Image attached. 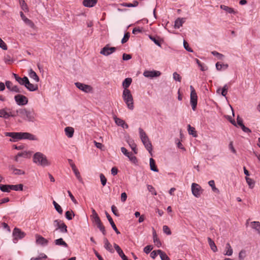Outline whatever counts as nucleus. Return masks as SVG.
Here are the masks:
<instances>
[{
	"label": "nucleus",
	"instance_id": "f257e3e1",
	"mask_svg": "<svg viewBox=\"0 0 260 260\" xmlns=\"http://www.w3.org/2000/svg\"><path fill=\"white\" fill-rule=\"evenodd\" d=\"M4 134L5 136L11 138L10 140V141H15L21 139L37 140L35 136L29 133L5 132Z\"/></svg>",
	"mask_w": 260,
	"mask_h": 260
},
{
	"label": "nucleus",
	"instance_id": "f03ea898",
	"mask_svg": "<svg viewBox=\"0 0 260 260\" xmlns=\"http://www.w3.org/2000/svg\"><path fill=\"white\" fill-rule=\"evenodd\" d=\"M16 116H19L26 121L34 122L36 120V113L33 110L19 108L15 111Z\"/></svg>",
	"mask_w": 260,
	"mask_h": 260
},
{
	"label": "nucleus",
	"instance_id": "7ed1b4c3",
	"mask_svg": "<svg viewBox=\"0 0 260 260\" xmlns=\"http://www.w3.org/2000/svg\"><path fill=\"white\" fill-rule=\"evenodd\" d=\"M33 161L35 164L42 167L49 166L51 165V162L47 159V156L40 152H36L34 155Z\"/></svg>",
	"mask_w": 260,
	"mask_h": 260
},
{
	"label": "nucleus",
	"instance_id": "20e7f679",
	"mask_svg": "<svg viewBox=\"0 0 260 260\" xmlns=\"http://www.w3.org/2000/svg\"><path fill=\"white\" fill-rule=\"evenodd\" d=\"M122 99L130 110L134 109V101L132 94L129 90H123L122 92Z\"/></svg>",
	"mask_w": 260,
	"mask_h": 260
},
{
	"label": "nucleus",
	"instance_id": "39448f33",
	"mask_svg": "<svg viewBox=\"0 0 260 260\" xmlns=\"http://www.w3.org/2000/svg\"><path fill=\"white\" fill-rule=\"evenodd\" d=\"M190 102L193 111H195L197 108L198 103V96L196 91L194 87L192 86H190Z\"/></svg>",
	"mask_w": 260,
	"mask_h": 260
},
{
	"label": "nucleus",
	"instance_id": "423d86ee",
	"mask_svg": "<svg viewBox=\"0 0 260 260\" xmlns=\"http://www.w3.org/2000/svg\"><path fill=\"white\" fill-rule=\"evenodd\" d=\"M10 117H16L15 111L7 108L0 110V117L8 119Z\"/></svg>",
	"mask_w": 260,
	"mask_h": 260
},
{
	"label": "nucleus",
	"instance_id": "0eeeda50",
	"mask_svg": "<svg viewBox=\"0 0 260 260\" xmlns=\"http://www.w3.org/2000/svg\"><path fill=\"white\" fill-rule=\"evenodd\" d=\"M25 236V234L19 229L15 228L13 231V242L17 243L18 240L21 239Z\"/></svg>",
	"mask_w": 260,
	"mask_h": 260
},
{
	"label": "nucleus",
	"instance_id": "6e6552de",
	"mask_svg": "<svg viewBox=\"0 0 260 260\" xmlns=\"http://www.w3.org/2000/svg\"><path fill=\"white\" fill-rule=\"evenodd\" d=\"M16 103L19 106H24L28 103V100L26 96L18 94L14 96Z\"/></svg>",
	"mask_w": 260,
	"mask_h": 260
},
{
	"label": "nucleus",
	"instance_id": "1a4fd4ad",
	"mask_svg": "<svg viewBox=\"0 0 260 260\" xmlns=\"http://www.w3.org/2000/svg\"><path fill=\"white\" fill-rule=\"evenodd\" d=\"M203 190L200 185L196 183H193L191 184V191L193 196L197 198H199L201 196L203 193Z\"/></svg>",
	"mask_w": 260,
	"mask_h": 260
},
{
	"label": "nucleus",
	"instance_id": "9d476101",
	"mask_svg": "<svg viewBox=\"0 0 260 260\" xmlns=\"http://www.w3.org/2000/svg\"><path fill=\"white\" fill-rule=\"evenodd\" d=\"M116 50V48L114 47H110L109 45H106L100 51V53L108 56L111 54Z\"/></svg>",
	"mask_w": 260,
	"mask_h": 260
},
{
	"label": "nucleus",
	"instance_id": "9b49d317",
	"mask_svg": "<svg viewBox=\"0 0 260 260\" xmlns=\"http://www.w3.org/2000/svg\"><path fill=\"white\" fill-rule=\"evenodd\" d=\"M75 84L78 88L85 92L88 93L92 91V88L90 85L84 84L80 82H76Z\"/></svg>",
	"mask_w": 260,
	"mask_h": 260
},
{
	"label": "nucleus",
	"instance_id": "f8f14e48",
	"mask_svg": "<svg viewBox=\"0 0 260 260\" xmlns=\"http://www.w3.org/2000/svg\"><path fill=\"white\" fill-rule=\"evenodd\" d=\"M121 152L126 156L128 157L129 160L134 162L135 163L136 161V157L131 152H129L127 151L126 148L124 147H121Z\"/></svg>",
	"mask_w": 260,
	"mask_h": 260
},
{
	"label": "nucleus",
	"instance_id": "ddd939ff",
	"mask_svg": "<svg viewBox=\"0 0 260 260\" xmlns=\"http://www.w3.org/2000/svg\"><path fill=\"white\" fill-rule=\"evenodd\" d=\"M6 86L8 89L12 91L18 93L21 92L19 88L16 85H13V83L10 81L6 82Z\"/></svg>",
	"mask_w": 260,
	"mask_h": 260
},
{
	"label": "nucleus",
	"instance_id": "4468645a",
	"mask_svg": "<svg viewBox=\"0 0 260 260\" xmlns=\"http://www.w3.org/2000/svg\"><path fill=\"white\" fill-rule=\"evenodd\" d=\"M20 16L21 19L23 20V21L28 25H29L31 28H33L35 26L34 23L32 22L31 20L28 19L23 14L22 12H20Z\"/></svg>",
	"mask_w": 260,
	"mask_h": 260
},
{
	"label": "nucleus",
	"instance_id": "2eb2a0df",
	"mask_svg": "<svg viewBox=\"0 0 260 260\" xmlns=\"http://www.w3.org/2000/svg\"><path fill=\"white\" fill-rule=\"evenodd\" d=\"M114 247L123 260H127V257L125 255L121 248L117 244H114Z\"/></svg>",
	"mask_w": 260,
	"mask_h": 260
},
{
	"label": "nucleus",
	"instance_id": "dca6fc26",
	"mask_svg": "<svg viewBox=\"0 0 260 260\" xmlns=\"http://www.w3.org/2000/svg\"><path fill=\"white\" fill-rule=\"evenodd\" d=\"M104 243L105 248L109 251L110 253H113L114 252V250L112 248V246L109 242L108 240L105 238L104 239Z\"/></svg>",
	"mask_w": 260,
	"mask_h": 260
},
{
	"label": "nucleus",
	"instance_id": "f3484780",
	"mask_svg": "<svg viewBox=\"0 0 260 260\" xmlns=\"http://www.w3.org/2000/svg\"><path fill=\"white\" fill-rule=\"evenodd\" d=\"M36 242L38 244L42 245H47L48 244V241L47 239H45L44 237L40 235H36Z\"/></svg>",
	"mask_w": 260,
	"mask_h": 260
},
{
	"label": "nucleus",
	"instance_id": "a211bd4d",
	"mask_svg": "<svg viewBox=\"0 0 260 260\" xmlns=\"http://www.w3.org/2000/svg\"><path fill=\"white\" fill-rule=\"evenodd\" d=\"M91 217L92 221L95 224H97L98 223H100V222H101V220L98 214H97V213L96 212V211H95L94 209H92V215H91Z\"/></svg>",
	"mask_w": 260,
	"mask_h": 260
},
{
	"label": "nucleus",
	"instance_id": "6ab92c4d",
	"mask_svg": "<svg viewBox=\"0 0 260 260\" xmlns=\"http://www.w3.org/2000/svg\"><path fill=\"white\" fill-rule=\"evenodd\" d=\"M25 87L30 91H36L38 89V86L37 84L30 83L28 80L26 83Z\"/></svg>",
	"mask_w": 260,
	"mask_h": 260
},
{
	"label": "nucleus",
	"instance_id": "aec40b11",
	"mask_svg": "<svg viewBox=\"0 0 260 260\" xmlns=\"http://www.w3.org/2000/svg\"><path fill=\"white\" fill-rule=\"evenodd\" d=\"M161 73L160 72L158 71L152 70V71H147V78H155L158 77L161 75Z\"/></svg>",
	"mask_w": 260,
	"mask_h": 260
},
{
	"label": "nucleus",
	"instance_id": "412c9836",
	"mask_svg": "<svg viewBox=\"0 0 260 260\" xmlns=\"http://www.w3.org/2000/svg\"><path fill=\"white\" fill-rule=\"evenodd\" d=\"M106 217H107L108 221H109L110 224L111 225L112 228L113 229V230L115 231V232L117 234H120V232H119L117 228H116V225L114 223V222L112 218L110 216V215L107 212H106Z\"/></svg>",
	"mask_w": 260,
	"mask_h": 260
},
{
	"label": "nucleus",
	"instance_id": "4be33fe9",
	"mask_svg": "<svg viewBox=\"0 0 260 260\" xmlns=\"http://www.w3.org/2000/svg\"><path fill=\"white\" fill-rule=\"evenodd\" d=\"M9 169L12 171V173L14 175H23L25 173L24 171L15 168L13 166H11L9 167Z\"/></svg>",
	"mask_w": 260,
	"mask_h": 260
},
{
	"label": "nucleus",
	"instance_id": "5701e85b",
	"mask_svg": "<svg viewBox=\"0 0 260 260\" xmlns=\"http://www.w3.org/2000/svg\"><path fill=\"white\" fill-rule=\"evenodd\" d=\"M115 123L119 126H122L124 128H128V125L125 123L124 121L122 119L115 117L114 118Z\"/></svg>",
	"mask_w": 260,
	"mask_h": 260
},
{
	"label": "nucleus",
	"instance_id": "b1692460",
	"mask_svg": "<svg viewBox=\"0 0 260 260\" xmlns=\"http://www.w3.org/2000/svg\"><path fill=\"white\" fill-rule=\"evenodd\" d=\"M15 78L16 80L18 82L19 84L23 85H25L26 83L27 82L28 79L26 77H24L23 78H20L18 77L17 75L14 74Z\"/></svg>",
	"mask_w": 260,
	"mask_h": 260
},
{
	"label": "nucleus",
	"instance_id": "393cba45",
	"mask_svg": "<svg viewBox=\"0 0 260 260\" xmlns=\"http://www.w3.org/2000/svg\"><path fill=\"white\" fill-rule=\"evenodd\" d=\"M233 250L229 243L226 244L224 253L225 255L231 256L233 254Z\"/></svg>",
	"mask_w": 260,
	"mask_h": 260
},
{
	"label": "nucleus",
	"instance_id": "a878e982",
	"mask_svg": "<svg viewBox=\"0 0 260 260\" xmlns=\"http://www.w3.org/2000/svg\"><path fill=\"white\" fill-rule=\"evenodd\" d=\"M140 137L142 140L144 146L146 147V137L145 135V132L142 128H139V129Z\"/></svg>",
	"mask_w": 260,
	"mask_h": 260
},
{
	"label": "nucleus",
	"instance_id": "bb28decb",
	"mask_svg": "<svg viewBox=\"0 0 260 260\" xmlns=\"http://www.w3.org/2000/svg\"><path fill=\"white\" fill-rule=\"evenodd\" d=\"M251 227L255 230L260 235V222L259 221H252L250 223Z\"/></svg>",
	"mask_w": 260,
	"mask_h": 260
},
{
	"label": "nucleus",
	"instance_id": "cd10ccee",
	"mask_svg": "<svg viewBox=\"0 0 260 260\" xmlns=\"http://www.w3.org/2000/svg\"><path fill=\"white\" fill-rule=\"evenodd\" d=\"M97 3V0H84L83 4L85 7H93Z\"/></svg>",
	"mask_w": 260,
	"mask_h": 260
},
{
	"label": "nucleus",
	"instance_id": "c85d7f7f",
	"mask_svg": "<svg viewBox=\"0 0 260 260\" xmlns=\"http://www.w3.org/2000/svg\"><path fill=\"white\" fill-rule=\"evenodd\" d=\"M149 38L156 45H158L159 47L161 46V40L158 37L152 35H149Z\"/></svg>",
	"mask_w": 260,
	"mask_h": 260
},
{
	"label": "nucleus",
	"instance_id": "c756f323",
	"mask_svg": "<svg viewBox=\"0 0 260 260\" xmlns=\"http://www.w3.org/2000/svg\"><path fill=\"white\" fill-rule=\"evenodd\" d=\"M132 82V79L130 78H127L124 79L122 82V86L124 90H129L127 88L130 86Z\"/></svg>",
	"mask_w": 260,
	"mask_h": 260
},
{
	"label": "nucleus",
	"instance_id": "7c9ffc66",
	"mask_svg": "<svg viewBox=\"0 0 260 260\" xmlns=\"http://www.w3.org/2000/svg\"><path fill=\"white\" fill-rule=\"evenodd\" d=\"M149 166L151 170L156 172H158V169L156 165L155 161L152 158H150Z\"/></svg>",
	"mask_w": 260,
	"mask_h": 260
},
{
	"label": "nucleus",
	"instance_id": "2f4dec72",
	"mask_svg": "<svg viewBox=\"0 0 260 260\" xmlns=\"http://www.w3.org/2000/svg\"><path fill=\"white\" fill-rule=\"evenodd\" d=\"M153 242L154 244L157 247H159L161 245V243L159 240V239L157 238L156 231L153 229Z\"/></svg>",
	"mask_w": 260,
	"mask_h": 260
},
{
	"label": "nucleus",
	"instance_id": "473e14b6",
	"mask_svg": "<svg viewBox=\"0 0 260 260\" xmlns=\"http://www.w3.org/2000/svg\"><path fill=\"white\" fill-rule=\"evenodd\" d=\"M64 132L66 136L68 138H72L73 136L74 129L73 127H67L64 129Z\"/></svg>",
	"mask_w": 260,
	"mask_h": 260
},
{
	"label": "nucleus",
	"instance_id": "72a5a7b5",
	"mask_svg": "<svg viewBox=\"0 0 260 260\" xmlns=\"http://www.w3.org/2000/svg\"><path fill=\"white\" fill-rule=\"evenodd\" d=\"M28 75L30 78L35 80L36 82L39 81V77L37 75L36 73L34 72L32 69H30L28 72Z\"/></svg>",
	"mask_w": 260,
	"mask_h": 260
},
{
	"label": "nucleus",
	"instance_id": "f704fd0d",
	"mask_svg": "<svg viewBox=\"0 0 260 260\" xmlns=\"http://www.w3.org/2000/svg\"><path fill=\"white\" fill-rule=\"evenodd\" d=\"M184 22H185L184 18H178V19H177L176 20V21L175 22V25H174L175 28H180V27L182 25V24L184 23Z\"/></svg>",
	"mask_w": 260,
	"mask_h": 260
},
{
	"label": "nucleus",
	"instance_id": "c9c22d12",
	"mask_svg": "<svg viewBox=\"0 0 260 260\" xmlns=\"http://www.w3.org/2000/svg\"><path fill=\"white\" fill-rule=\"evenodd\" d=\"M220 8L224 11H226V12L230 13V14H236L237 13V12L234 10V9L229 7L225 5H221Z\"/></svg>",
	"mask_w": 260,
	"mask_h": 260
},
{
	"label": "nucleus",
	"instance_id": "e433bc0d",
	"mask_svg": "<svg viewBox=\"0 0 260 260\" xmlns=\"http://www.w3.org/2000/svg\"><path fill=\"white\" fill-rule=\"evenodd\" d=\"M54 243L56 245L62 246L64 247H68V245L67 243L63 241L62 238H59L54 241Z\"/></svg>",
	"mask_w": 260,
	"mask_h": 260
},
{
	"label": "nucleus",
	"instance_id": "4c0bfd02",
	"mask_svg": "<svg viewBox=\"0 0 260 260\" xmlns=\"http://www.w3.org/2000/svg\"><path fill=\"white\" fill-rule=\"evenodd\" d=\"M10 190H23V185L22 184H17V185H9Z\"/></svg>",
	"mask_w": 260,
	"mask_h": 260
},
{
	"label": "nucleus",
	"instance_id": "58836bf2",
	"mask_svg": "<svg viewBox=\"0 0 260 260\" xmlns=\"http://www.w3.org/2000/svg\"><path fill=\"white\" fill-rule=\"evenodd\" d=\"M187 127L189 134L192 135L194 137H197L198 135L195 128L191 126L190 124L187 125Z\"/></svg>",
	"mask_w": 260,
	"mask_h": 260
},
{
	"label": "nucleus",
	"instance_id": "ea45409f",
	"mask_svg": "<svg viewBox=\"0 0 260 260\" xmlns=\"http://www.w3.org/2000/svg\"><path fill=\"white\" fill-rule=\"evenodd\" d=\"M208 241L211 249L214 252H216L217 251V248L215 245L214 242L210 238H208Z\"/></svg>",
	"mask_w": 260,
	"mask_h": 260
},
{
	"label": "nucleus",
	"instance_id": "a19ab883",
	"mask_svg": "<svg viewBox=\"0 0 260 260\" xmlns=\"http://www.w3.org/2000/svg\"><path fill=\"white\" fill-rule=\"evenodd\" d=\"M21 8L25 12L28 11V6L24 0H19Z\"/></svg>",
	"mask_w": 260,
	"mask_h": 260
},
{
	"label": "nucleus",
	"instance_id": "79ce46f5",
	"mask_svg": "<svg viewBox=\"0 0 260 260\" xmlns=\"http://www.w3.org/2000/svg\"><path fill=\"white\" fill-rule=\"evenodd\" d=\"M228 68L227 64H220L219 62L216 63V68L218 71H221L222 69L225 70Z\"/></svg>",
	"mask_w": 260,
	"mask_h": 260
},
{
	"label": "nucleus",
	"instance_id": "37998d69",
	"mask_svg": "<svg viewBox=\"0 0 260 260\" xmlns=\"http://www.w3.org/2000/svg\"><path fill=\"white\" fill-rule=\"evenodd\" d=\"M127 143H128V144H129V146L131 147V148H132V149L134 151V152L135 153H137V152L136 151V145L135 143L134 140L129 139L127 140Z\"/></svg>",
	"mask_w": 260,
	"mask_h": 260
},
{
	"label": "nucleus",
	"instance_id": "c03bdc74",
	"mask_svg": "<svg viewBox=\"0 0 260 260\" xmlns=\"http://www.w3.org/2000/svg\"><path fill=\"white\" fill-rule=\"evenodd\" d=\"M47 258V256L44 253H41L37 257H32L30 260H43L46 259Z\"/></svg>",
	"mask_w": 260,
	"mask_h": 260
},
{
	"label": "nucleus",
	"instance_id": "a18cd8bd",
	"mask_svg": "<svg viewBox=\"0 0 260 260\" xmlns=\"http://www.w3.org/2000/svg\"><path fill=\"white\" fill-rule=\"evenodd\" d=\"M75 216V214L72 210L67 211L65 213V216L68 220L72 219L73 217Z\"/></svg>",
	"mask_w": 260,
	"mask_h": 260
},
{
	"label": "nucleus",
	"instance_id": "49530a36",
	"mask_svg": "<svg viewBox=\"0 0 260 260\" xmlns=\"http://www.w3.org/2000/svg\"><path fill=\"white\" fill-rule=\"evenodd\" d=\"M72 170L73 171V172H74V174H75L77 179L80 182H82V179L81 176L80 175V172L78 171V170L77 169V168L76 167V168L73 169Z\"/></svg>",
	"mask_w": 260,
	"mask_h": 260
},
{
	"label": "nucleus",
	"instance_id": "de8ad7c7",
	"mask_svg": "<svg viewBox=\"0 0 260 260\" xmlns=\"http://www.w3.org/2000/svg\"><path fill=\"white\" fill-rule=\"evenodd\" d=\"M158 252L159 253L161 260H170L167 255L161 250H158Z\"/></svg>",
	"mask_w": 260,
	"mask_h": 260
},
{
	"label": "nucleus",
	"instance_id": "09e8293b",
	"mask_svg": "<svg viewBox=\"0 0 260 260\" xmlns=\"http://www.w3.org/2000/svg\"><path fill=\"white\" fill-rule=\"evenodd\" d=\"M53 204L54 206V208H55L56 210L59 213L62 214V209L60 206L55 201H53Z\"/></svg>",
	"mask_w": 260,
	"mask_h": 260
},
{
	"label": "nucleus",
	"instance_id": "8fccbe9b",
	"mask_svg": "<svg viewBox=\"0 0 260 260\" xmlns=\"http://www.w3.org/2000/svg\"><path fill=\"white\" fill-rule=\"evenodd\" d=\"M60 229V231L61 233H67V226L64 224V223L62 221L61 224H60L58 229Z\"/></svg>",
	"mask_w": 260,
	"mask_h": 260
},
{
	"label": "nucleus",
	"instance_id": "3c124183",
	"mask_svg": "<svg viewBox=\"0 0 260 260\" xmlns=\"http://www.w3.org/2000/svg\"><path fill=\"white\" fill-rule=\"evenodd\" d=\"M246 182L248 184L250 188H252L254 185V182L253 180L249 177H246L245 178Z\"/></svg>",
	"mask_w": 260,
	"mask_h": 260
},
{
	"label": "nucleus",
	"instance_id": "603ef678",
	"mask_svg": "<svg viewBox=\"0 0 260 260\" xmlns=\"http://www.w3.org/2000/svg\"><path fill=\"white\" fill-rule=\"evenodd\" d=\"M0 189L3 192H9L10 191L9 185L0 184Z\"/></svg>",
	"mask_w": 260,
	"mask_h": 260
},
{
	"label": "nucleus",
	"instance_id": "864d4df0",
	"mask_svg": "<svg viewBox=\"0 0 260 260\" xmlns=\"http://www.w3.org/2000/svg\"><path fill=\"white\" fill-rule=\"evenodd\" d=\"M97 225V227L99 229V230L102 232L103 235H106V230L105 229V226L103 225L102 222H100V223H98L96 224Z\"/></svg>",
	"mask_w": 260,
	"mask_h": 260
},
{
	"label": "nucleus",
	"instance_id": "5fc2aeb1",
	"mask_svg": "<svg viewBox=\"0 0 260 260\" xmlns=\"http://www.w3.org/2000/svg\"><path fill=\"white\" fill-rule=\"evenodd\" d=\"M4 61L5 63L7 64H11L13 61L12 58L9 55H7L5 56Z\"/></svg>",
	"mask_w": 260,
	"mask_h": 260
},
{
	"label": "nucleus",
	"instance_id": "6e6d98bb",
	"mask_svg": "<svg viewBox=\"0 0 260 260\" xmlns=\"http://www.w3.org/2000/svg\"><path fill=\"white\" fill-rule=\"evenodd\" d=\"M130 37V34L129 32H126L124 34L123 38L121 40V43L124 44L126 43L129 39Z\"/></svg>",
	"mask_w": 260,
	"mask_h": 260
},
{
	"label": "nucleus",
	"instance_id": "4d7b16f0",
	"mask_svg": "<svg viewBox=\"0 0 260 260\" xmlns=\"http://www.w3.org/2000/svg\"><path fill=\"white\" fill-rule=\"evenodd\" d=\"M173 79L179 82H181V77L177 72H174L173 74Z\"/></svg>",
	"mask_w": 260,
	"mask_h": 260
},
{
	"label": "nucleus",
	"instance_id": "13d9d810",
	"mask_svg": "<svg viewBox=\"0 0 260 260\" xmlns=\"http://www.w3.org/2000/svg\"><path fill=\"white\" fill-rule=\"evenodd\" d=\"M62 222V221L58 219L55 220L53 221V225L56 227L55 231H56L58 229V228Z\"/></svg>",
	"mask_w": 260,
	"mask_h": 260
},
{
	"label": "nucleus",
	"instance_id": "bf43d9fd",
	"mask_svg": "<svg viewBox=\"0 0 260 260\" xmlns=\"http://www.w3.org/2000/svg\"><path fill=\"white\" fill-rule=\"evenodd\" d=\"M100 177L102 184L105 186L107 182V179L103 174H101Z\"/></svg>",
	"mask_w": 260,
	"mask_h": 260
},
{
	"label": "nucleus",
	"instance_id": "052dcab7",
	"mask_svg": "<svg viewBox=\"0 0 260 260\" xmlns=\"http://www.w3.org/2000/svg\"><path fill=\"white\" fill-rule=\"evenodd\" d=\"M228 88L229 87L226 84L224 85L221 91L222 95H223V96H225L228 92Z\"/></svg>",
	"mask_w": 260,
	"mask_h": 260
},
{
	"label": "nucleus",
	"instance_id": "680f3d73",
	"mask_svg": "<svg viewBox=\"0 0 260 260\" xmlns=\"http://www.w3.org/2000/svg\"><path fill=\"white\" fill-rule=\"evenodd\" d=\"M246 256V252L244 250H242L239 253V258L240 260L243 259Z\"/></svg>",
	"mask_w": 260,
	"mask_h": 260
},
{
	"label": "nucleus",
	"instance_id": "e2e57ef3",
	"mask_svg": "<svg viewBox=\"0 0 260 260\" xmlns=\"http://www.w3.org/2000/svg\"><path fill=\"white\" fill-rule=\"evenodd\" d=\"M163 231L166 234L170 235L171 234V231L170 228L167 225L163 226Z\"/></svg>",
	"mask_w": 260,
	"mask_h": 260
},
{
	"label": "nucleus",
	"instance_id": "0e129e2a",
	"mask_svg": "<svg viewBox=\"0 0 260 260\" xmlns=\"http://www.w3.org/2000/svg\"><path fill=\"white\" fill-rule=\"evenodd\" d=\"M209 185L212 187L213 191L218 190L217 188L215 187V182L214 180H210L208 182Z\"/></svg>",
	"mask_w": 260,
	"mask_h": 260
},
{
	"label": "nucleus",
	"instance_id": "69168bd1",
	"mask_svg": "<svg viewBox=\"0 0 260 260\" xmlns=\"http://www.w3.org/2000/svg\"><path fill=\"white\" fill-rule=\"evenodd\" d=\"M183 45H184V48L187 51L190 52H193V50H192V49L189 47L188 44L185 41H184Z\"/></svg>",
	"mask_w": 260,
	"mask_h": 260
},
{
	"label": "nucleus",
	"instance_id": "338daca9",
	"mask_svg": "<svg viewBox=\"0 0 260 260\" xmlns=\"http://www.w3.org/2000/svg\"><path fill=\"white\" fill-rule=\"evenodd\" d=\"M0 47L4 50L7 49V46L6 44L2 40V39L0 38Z\"/></svg>",
	"mask_w": 260,
	"mask_h": 260
},
{
	"label": "nucleus",
	"instance_id": "774afa93",
	"mask_svg": "<svg viewBox=\"0 0 260 260\" xmlns=\"http://www.w3.org/2000/svg\"><path fill=\"white\" fill-rule=\"evenodd\" d=\"M111 209H112V212L113 213V214L114 215H115L117 216H119L118 210H117V208L114 205H113L112 206Z\"/></svg>",
	"mask_w": 260,
	"mask_h": 260
}]
</instances>
